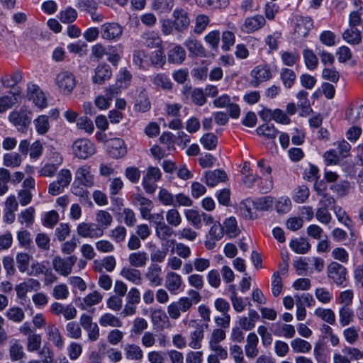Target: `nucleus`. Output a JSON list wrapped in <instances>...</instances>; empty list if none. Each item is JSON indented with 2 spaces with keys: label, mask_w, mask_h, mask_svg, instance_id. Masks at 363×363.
<instances>
[{
  "label": "nucleus",
  "mask_w": 363,
  "mask_h": 363,
  "mask_svg": "<svg viewBox=\"0 0 363 363\" xmlns=\"http://www.w3.org/2000/svg\"><path fill=\"white\" fill-rule=\"evenodd\" d=\"M174 231L168 223H164L161 225L155 226V234L157 237L162 240H165L172 235Z\"/></svg>",
  "instance_id": "obj_61"
},
{
  "label": "nucleus",
  "mask_w": 363,
  "mask_h": 363,
  "mask_svg": "<svg viewBox=\"0 0 363 363\" xmlns=\"http://www.w3.org/2000/svg\"><path fill=\"white\" fill-rule=\"evenodd\" d=\"M121 275L126 280L139 285L141 284L142 277L140 270L130 267H125L121 269Z\"/></svg>",
  "instance_id": "obj_32"
},
{
  "label": "nucleus",
  "mask_w": 363,
  "mask_h": 363,
  "mask_svg": "<svg viewBox=\"0 0 363 363\" xmlns=\"http://www.w3.org/2000/svg\"><path fill=\"white\" fill-rule=\"evenodd\" d=\"M183 93L186 97H190L196 106H202L206 103V97L202 89L185 87Z\"/></svg>",
  "instance_id": "obj_21"
},
{
  "label": "nucleus",
  "mask_w": 363,
  "mask_h": 363,
  "mask_svg": "<svg viewBox=\"0 0 363 363\" xmlns=\"http://www.w3.org/2000/svg\"><path fill=\"white\" fill-rule=\"evenodd\" d=\"M174 26L176 30L182 31L185 30L189 25V18L187 16V13L183 9L175 10L173 13Z\"/></svg>",
  "instance_id": "obj_25"
},
{
  "label": "nucleus",
  "mask_w": 363,
  "mask_h": 363,
  "mask_svg": "<svg viewBox=\"0 0 363 363\" xmlns=\"http://www.w3.org/2000/svg\"><path fill=\"white\" fill-rule=\"evenodd\" d=\"M182 285V277L173 272L167 273L165 277L164 286L172 294H177L181 291Z\"/></svg>",
  "instance_id": "obj_20"
},
{
  "label": "nucleus",
  "mask_w": 363,
  "mask_h": 363,
  "mask_svg": "<svg viewBox=\"0 0 363 363\" xmlns=\"http://www.w3.org/2000/svg\"><path fill=\"white\" fill-rule=\"evenodd\" d=\"M308 95V92L305 90H301L296 94L297 105L301 109V115L302 116H306L312 111Z\"/></svg>",
  "instance_id": "obj_31"
},
{
  "label": "nucleus",
  "mask_w": 363,
  "mask_h": 363,
  "mask_svg": "<svg viewBox=\"0 0 363 363\" xmlns=\"http://www.w3.org/2000/svg\"><path fill=\"white\" fill-rule=\"evenodd\" d=\"M265 22V18L261 15L248 17L245 19V21L241 26V30L244 33H251L262 28L264 26Z\"/></svg>",
  "instance_id": "obj_16"
},
{
  "label": "nucleus",
  "mask_w": 363,
  "mask_h": 363,
  "mask_svg": "<svg viewBox=\"0 0 363 363\" xmlns=\"http://www.w3.org/2000/svg\"><path fill=\"white\" fill-rule=\"evenodd\" d=\"M35 210L30 206L21 211L18 215V220L21 223H25L27 227L31 225L34 222Z\"/></svg>",
  "instance_id": "obj_60"
},
{
  "label": "nucleus",
  "mask_w": 363,
  "mask_h": 363,
  "mask_svg": "<svg viewBox=\"0 0 363 363\" xmlns=\"http://www.w3.org/2000/svg\"><path fill=\"white\" fill-rule=\"evenodd\" d=\"M162 268L156 263H152L145 273V279L152 286H159L162 283Z\"/></svg>",
  "instance_id": "obj_15"
},
{
  "label": "nucleus",
  "mask_w": 363,
  "mask_h": 363,
  "mask_svg": "<svg viewBox=\"0 0 363 363\" xmlns=\"http://www.w3.org/2000/svg\"><path fill=\"white\" fill-rule=\"evenodd\" d=\"M291 346L295 353H308L312 349L311 343L301 338H295L291 340Z\"/></svg>",
  "instance_id": "obj_48"
},
{
  "label": "nucleus",
  "mask_w": 363,
  "mask_h": 363,
  "mask_svg": "<svg viewBox=\"0 0 363 363\" xmlns=\"http://www.w3.org/2000/svg\"><path fill=\"white\" fill-rule=\"evenodd\" d=\"M228 179L227 174L225 171L216 169L213 171H208L205 173V183L207 186L213 187L219 182H223Z\"/></svg>",
  "instance_id": "obj_22"
},
{
  "label": "nucleus",
  "mask_w": 363,
  "mask_h": 363,
  "mask_svg": "<svg viewBox=\"0 0 363 363\" xmlns=\"http://www.w3.org/2000/svg\"><path fill=\"white\" fill-rule=\"evenodd\" d=\"M194 323V330L190 333L189 346L194 350L201 347V342L204 337L205 329L208 327V323L201 324L196 320L192 321Z\"/></svg>",
  "instance_id": "obj_13"
},
{
  "label": "nucleus",
  "mask_w": 363,
  "mask_h": 363,
  "mask_svg": "<svg viewBox=\"0 0 363 363\" xmlns=\"http://www.w3.org/2000/svg\"><path fill=\"white\" fill-rule=\"evenodd\" d=\"M96 223L100 225L104 230L108 228L113 222L112 216L106 211L100 210L96 214Z\"/></svg>",
  "instance_id": "obj_47"
},
{
  "label": "nucleus",
  "mask_w": 363,
  "mask_h": 363,
  "mask_svg": "<svg viewBox=\"0 0 363 363\" xmlns=\"http://www.w3.org/2000/svg\"><path fill=\"white\" fill-rule=\"evenodd\" d=\"M123 27L116 22L105 23L100 28L102 39L107 41H117L122 36Z\"/></svg>",
  "instance_id": "obj_7"
},
{
  "label": "nucleus",
  "mask_w": 363,
  "mask_h": 363,
  "mask_svg": "<svg viewBox=\"0 0 363 363\" xmlns=\"http://www.w3.org/2000/svg\"><path fill=\"white\" fill-rule=\"evenodd\" d=\"M346 268L342 264L332 262L328 266V276L338 286H346Z\"/></svg>",
  "instance_id": "obj_10"
},
{
  "label": "nucleus",
  "mask_w": 363,
  "mask_h": 363,
  "mask_svg": "<svg viewBox=\"0 0 363 363\" xmlns=\"http://www.w3.org/2000/svg\"><path fill=\"white\" fill-rule=\"evenodd\" d=\"M290 247L296 253L305 254L309 251L311 245L306 239L301 238L291 240Z\"/></svg>",
  "instance_id": "obj_49"
},
{
  "label": "nucleus",
  "mask_w": 363,
  "mask_h": 363,
  "mask_svg": "<svg viewBox=\"0 0 363 363\" xmlns=\"http://www.w3.org/2000/svg\"><path fill=\"white\" fill-rule=\"evenodd\" d=\"M186 219L196 228H200L201 224V213L194 209H187L184 211Z\"/></svg>",
  "instance_id": "obj_57"
},
{
  "label": "nucleus",
  "mask_w": 363,
  "mask_h": 363,
  "mask_svg": "<svg viewBox=\"0 0 363 363\" xmlns=\"http://www.w3.org/2000/svg\"><path fill=\"white\" fill-rule=\"evenodd\" d=\"M141 43L147 48H153L160 46L162 40L157 33L150 31L141 35Z\"/></svg>",
  "instance_id": "obj_35"
},
{
  "label": "nucleus",
  "mask_w": 363,
  "mask_h": 363,
  "mask_svg": "<svg viewBox=\"0 0 363 363\" xmlns=\"http://www.w3.org/2000/svg\"><path fill=\"white\" fill-rule=\"evenodd\" d=\"M294 35L296 39L302 40L308 36L313 27L312 18L309 16L296 15L294 17Z\"/></svg>",
  "instance_id": "obj_4"
},
{
  "label": "nucleus",
  "mask_w": 363,
  "mask_h": 363,
  "mask_svg": "<svg viewBox=\"0 0 363 363\" xmlns=\"http://www.w3.org/2000/svg\"><path fill=\"white\" fill-rule=\"evenodd\" d=\"M259 339L257 335L254 333H250L247 337V344L245 347L246 355L250 358H254L258 354L257 345Z\"/></svg>",
  "instance_id": "obj_30"
},
{
  "label": "nucleus",
  "mask_w": 363,
  "mask_h": 363,
  "mask_svg": "<svg viewBox=\"0 0 363 363\" xmlns=\"http://www.w3.org/2000/svg\"><path fill=\"white\" fill-rule=\"evenodd\" d=\"M148 58L149 55L143 50H138L133 52V63L140 69H147L149 68Z\"/></svg>",
  "instance_id": "obj_42"
},
{
  "label": "nucleus",
  "mask_w": 363,
  "mask_h": 363,
  "mask_svg": "<svg viewBox=\"0 0 363 363\" xmlns=\"http://www.w3.org/2000/svg\"><path fill=\"white\" fill-rule=\"evenodd\" d=\"M9 352L12 362L21 361L26 355L23 345L18 340L11 342Z\"/></svg>",
  "instance_id": "obj_33"
},
{
  "label": "nucleus",
  "mask_w": 363,
  "mask_h": 363,
  "mask_svg": "<svg viewBox=\"0 0 363 363\" xmlns=\"http://www.w3.org/2000/svg\"><path fill=\"white\" fill-rule=\"evenodd\" d=\"M126 359L141 361L144 354L141 347L136 344H126L123 348Z\"/></svg>",
  "instance_id": "obj_27"
},
{
  "label": "nucleus",
  "mask_w": 363,
  "mask_h": 363,
  "mask_svg": "<svg viewBox=\"0 0 363 363\" xmlns=\"http://www.w3.org/2000/svg\"><path fill=\"white\" fill-rule=\"evenodd\" d=\"M350 182L347 180L332 184L330 189L336 194L337 197H343L347 195L351 189Z\"/></svg>",
  "instance_id": "obj_46"
},
{
  "label": "nucleus",
  "mask_w": 363,
  "mask_h": 363,
  "mask_svg": "<svg viewBox=\"0 0 363 363\" xmlns=\"http://www.w3.org/2000/svg\"><path fill=\"white\" fill-rule=\"evenodd\" d=\"M333 211L338 221L342 223L348 229H350L352 226V221L347 214L346 211H344L342 207L338 206H334Z\"/></svg>",
  "instance_id": "obj_62"
},
{
  "label": "nucleus",
  "mask_w": 363,
  "mask_h": 363,
  "mask_svg": "<svg viewBox=\"0 0 363 363\" xmlns=\"http://www.w3.org/2000/svg\"><path fill=\"white\" fill-rule=\"evenodd\" d=\"M33 123L35 126L36 131L40 135L45 134L50 128L48 117L47 116L42 115L38 116L35 120H34Z\"/></svg>",
  "instance_id": "obj_63"
},
{
  "label": "nucleus",
  "mask_w": 363,
  "mask_h": 363,
  "mask_svg": "<svg viewBox=\"0 0 363 363\" xmlns=\"http://www.w3.org/2000/svg\"><path fill=\"white\" fill-rule=\"evenodd\" d=\"M184 45L190 52V55L196 57L205 56V49L197 40L189 38L186 40Z\"/></svg>",
  "instance_id": "obj_39"
},
{
  "label": "nucleus",
  "mask_w": 363,
  "mask_h": 363,
  "mask_svg": "<svg viewBox=\"0 0 363 363\" xmlns=\"http://www.w3.org/2000/svg\"><path fill=\"white\" fill-rule=\"evenodd\" d=\"M167 56L169 62L181 64L186 58V51L181 45H173L169 47Z\"/></svg>",
  "instance_id": "obj_23"
},
{
  "label": "nucleus",
  "mask_w": 363,
  "mask_h": 363,
  "mask_svg": "<svg viewBox=\"0 0 363 363\" xmlns=\"http://www.w3.org/2000/svg\"><path fill=\"white\" fill-rule=\"evenodd\" d=\"M62 157L60 154L57 153L55 160L56 163L45 164L38 172L40 176L44 177H52L55 176L57 169L62 164Z\"/></svg>",
  "instance_id": "obj_26"
},
{
  "label": "nucleus",
  "mask_w": 363,
  "mask_h": 363,
  "mask_svg": "<svg viewBox=\"0 0 363 363\" xmlns=\"http://www.w3.org/2000/svg\"><path fill=\"white\" fill-rule=\"evenodd\" d=\"M251 80L250 84L252 87H257L260 84L270 80L273 74L269 65L262 63L255 66L250 73Z\"/></svg>",
  "instance_id": "obj_2"
},
{
  "label": "nucleus",
  "mask_w": 363,
  "mask_h": 363,
  "mask_svg": "<svg viewBox=\"0 0 363 363\" xmlns=\"http://www.w3.org/2000/svg\"><path fill=\"white\" fill-rule=\"evenodd\" d=\"M223 228H224V232L229 238L236 237L240 232L237 225L236 219L233 217L227 218L224 221Z\"/></svg>",
  "instance_id": "obj_53"
},
{
  "label": "nucleus",
  "mask_w": 363,
  "mask_h": 363,
  "mask_svg": "<svg viewBox=\"0 0 363 363\" xmlns=\"http://www.w3.org/2000/svg\"><path fill=\"white\" fill-rule=\"evenodd\" d=\"M303 55L306 67L310 70H314L318 67V60L313 50L306 49L303 51Z\"/></svg>",
  "instance_id": "obj_59"
},
{
  "label": "nucleus",
  "mask_w": 363,
  "mask_h": 363,
  "mask_svg": "<svg viewBox=\"0 0 363 363\" xmlns=\"http://www.w3.org/2000/svg\"><path fill=\"white\" fill-rule=\"evenodd\" d=\"M30 112L21 108L19 111H13L9 116V121L20 132H25L31 122Z\"/></svg>",
  "instance_id": "obj_3"
},
{
  "label": "nucleus",
  "mask_w": 363,
  "mask_h": 363,
  "mask_svg": "<svg viewBox=\"0 0 363 363\" xmlns=\"http://www.w3.org/2000/svg\"><path fill=\"white\" fill-rule=\"evenodd\" d=\"M253 210H255V206L250 199H245L240 204V213L245 219L253 220L257 218L256 213L252 211Z\"/></svg>",
  "instance_id": "obj_37"
},
{
  "label": "nucleus",
  "mask_w": 363,
  "mask_h": 363,
  "mask_svg": "<svg viewBox=\"0 0 363 363\" xmlns=\"http://www.w3.org/2000/svg\"><path fill=\"white\" fill-rule=\"evenodd\" d=\"M21 155L16 152L6 153L3 156V164L7 167L16 168L21 164Z\"/></svg>",
  "instance_id": "obj_44"
},
{
  "label": "nucleus",
  "mask_w": 363,
  "mask_h": 363,
  "mask_svg": "<svg viewBox=\"0 0 363 363\" xmlns=\"http://www.w3.org/2000/svg\"><path fill=\"white\" fill-rule=\"evenodd\" d=\"M279 76L285 88L290 89L295 84L296 74L291 69L287 67L281 68L279 72Z\"/></svg>",
  "instance_id": "obj_34"
},
{
  "label": "nucleus",
  "mask_w": 363,
  "mask_h": 363,
  "mask_svg": "<svg viewBox=\"0 0 363 363\" xmlns=\"http://www.w3.org/2000/svg\"><path fill=\"white\" fill-rule=\"evenodd\" d=\"M256 132L259 135L263 136L268 140L274 139L279 133L274 125L269 123H264L259 125L257 128Z\"/></svg>",
  "instance_id": "obj_45"
},
{
  "label": "nucleus",
  "mask_w": 363,
  "mask_h": 363,
  "mask_svg": "<svg viewBox=\"0 0 363 363\" xmlns=\"http://www.w3.org/2000/svg\"><path fill=\"white\" fill-rule=\"evenodd\" d=\"M342 38L349 44L358 45L362 41L361 32L354 27H350L342 33Z\"/></svg>",
  "instance_id": "obj_36"
},
{
  "label": "nucleus",
  "mask_w": 363,
  "mask_h": 363,
  "mask_svg": "<svg viewBox=\"0 0 363 363\" xmlns=\"http://www.w3.org/2000/svg\"><path fill=\"white\" fill-rule=\"evenodd\" d=\"M6 317L14 323H21L25 318L23 309L18 306H13L8 309L5 313Z\"/></svg>",
  "instance_id": "obj_55"
},
{
  "label": "nucleus",
  "mask_w": 363,
  "mask_h": 363,
  "mask_svg": "<svg viewBox=\"0 0 363 363\" xmlns=\"http://www.w3.org/2000/svg\"><path fill=\"white\" fill-rule=\"evenodd\" d=\"M31 257L24 252L18 253L16 259L18 271L21 273L28 272Z\"/></svg>",
  "instance_id": "obj_58"
},
{
  "label": "nucleus",
  "mask_w": 363,
  "mask_h": 363,
  "mask_svg": "<svg viewBox=\"0 0 363 363\" xmlns=\"http://www.w3.org/2000/svg\"><path fill=\"white\" fill-rule=\"evenodd\" d=\"M78 235L84 238L97 239L103 236L102 228L96 223L82 222L77 227Z\"/></svg>",
  "instance_id": "obj_9"
},
{
  "label": "nucleus",
  "mask_w": 363,
  "mask_h": 363,
  "mask_svg": "<svg viewBox=\"0 0 363 363\" xmlns=\"http://www.w3.org/2000/svg\"><path fill=\"white\" fill-rule=\"evenodd\" d=\"M281 62L285 66L292 67L300 60V55L297 52L282 51L280 52Z\"/></svg>",
  "instance_id": "obj_54"
},
{
  "label": "nucleus",
  "mask_w": 363,
  "mask_h": 363,
  "mask_svg": "<svg viewBox=\"0 0 363 363\" xmlns=\"http://www.w3.org/2000/svg\"><path fill=\"white\" fill-rule=\"evenodd\" d=\"M99 322L102 327L109 326L112 328H120L123 325L121 320L118 317L110 313H106L102 315L100 317Z\"/></svg>",
  "instance_id": "obj_40"
},
{
  "label": "nucleus",
  "mask_w": 363,
  "mask_h": 363,
  "mask_svg": "<svg viewBox=\"0 0 363 363\" xmlns=\"http://www.w3.org/2000/svg\"><path fill=\"white\" fill-rule=\"evenodd\" d=\"M74 155L79 159H87L95 153L94 144L87 139H78L72 145Z\"/></svg>",
  "instance_id": "obj_6"
},
{
  "label": "nucleus",
  "mask_w": 363,
  "mask_h": 363,
  "mask_svg": "<svg viewBox=\"0 0 363 363\" xmlns=\"http://www.w3.org/2000/svg\"><path fill=\"white\" fill-rule=\"evenodd\" d=\"M148 261V255L144 251H138L130 253L128 256V262L130 266L135 268L144 267Z\"/></svg>",
  "instance_id": "obj_29"
},
{
  "label": "nucleus",
  "mask_w": 363,
  "mask_h": 363,
  "mask_svg": "<svg viewBox=\"0 0 363 363\" xmlns=\"http://www.w3.org/2000/svg\"><path fill=\"white\" fill-rule=\"evenodd\" d=\"M107 147L110 156L114 159L122 158L127 154L125 141L119 138L110 139L107 143Z\"/></svg>",
  "instance_id": "obj_14"
},
{
  "label": "nucleus",
  "mask_w": 363,
  "mask_h": 363,
  "mask_svg": "<svg viewBox=\"0 0 363 363\" xmlns=\"http://www.w3.org/2000/svg\"><path fill=\"white\" fill-rule=\"evenodd\" d=\"M273 325L274 327L273 333L276 336L289 339L294 337L296 334L295 328L292 325L277 323Z\"/></svg>",
  "instance_id": "obj_28"
},
{
  "label": "nucleus",
  "mask_w": 363,
  "mask_h": 363,
  "mask_svg": "<svg viewBox=\"0 0 363 363\" xmlns=\"http://www.w3.org/2000/svg\"><path fill=\"white\" fill-rule=\"evenodd\" d=\"M74 182L86 188L92 187L94 184V177L91 174V167L84 164L78 167L74 173Z\"/></svg>",
  "instance_id": "obj_11"
},
{
  "label": "nucleus",
  "mask_w": 363,
  "mask_h": 363,
  "mask_svg": "<svg viewBox=\"0 0 363 363\" xmlns=\"http://www.w3.org/2000/svg\"><path fill=\"white\" fill-rule=\"evenodd\" d=\"M314 314L330 325H333L335 323V315L332 309L318 308L315 310Z\"/></svg>",
  "instance_id": "obj_50"
},
{
  "label": "nucleus",
  "mask_w": 363,
  "mask_h": 363,
  "mask_svg": "<svg viewBox=\"0 0 363 363\" xmlns=\"http://www.w3.org/2000/svg\"><path fill=\"white\" fill-rule=\"evenodd\" d=\"M149 67H162L166 62V57L162 49H158L149 54Z\"/></svg>",
  "instance_id": "obj_38"
},
{
  "label": "nucleus",
  "mask_w": 363,
  "mask_h": 363,
  "mask_svg": "<svg viewBox=\"0 0 363 363\" xmlns=\"http://www.w3.org/2000/svg\"><path fill=\"white\" fill-rule=\"evenodd\" d=\"M102 298L103 296L99 291H94L84 298L83 303H82V308L83 309H86L87 307L96 305L102 301Z\"/></svg>",
  "instance_id": "obj_52"
},
{
  "label": "nucleus",
  "mask_w": 363,
  "mask_h": 363,
  "mask_svg": "<svg viewBox=\"0 0 363 363\" xmlns=\"http://www.w3.org/2000/svg\"><path fill=\"white\" fill-rule=\"evenodd\" d=\"M81 184H76L75 182L72 185V192L75 196L79 198V201L82 204L92 205L89 198V192L82 186Z\"/></svg>",
  "instance_id": "obj_41"
},
{
  "label": "nucleus",
  "mask_w": 363,
  "mask_h": 363,
  "mask_svg": "<svg viewBox=\"0 0 363 363\" xmlns=\"http://www.w3.org/2000/svg\"><path fill=\"white\" fill-rule=\"evenodd\" d=\"M338 314L340 324L342 327L350 325L354 320V312L350 306H342Z\"/></svg>",
  "instance_id": "obj_43"
},
{
  "label": "nucleus",
  "mask_w": 363,
  "mask_h": 363,
  "mask_svg": "<svg viewBox=\"0 0 363 363\" xmlns=\"http://www.w3.org/2000/svg\"><path fill=\"white\" fill-rule=\"evenodd\" d=\"M79 324L87 333L88 339L91 342H96L100 336V330L97 323L92 321V318L86 314H82L79 318Z\"/></svg>",
  "instance_id": "obj_12"
},
{
  "label": "nucleus",
  "mask_w": 363,
  "mask_h": 363,
  "mask_svg": "<svg viewBox=\"0 0 363 363\" xmlns=\"http://www.w3.org/2000/svg\"><path fill=\"white\" fill-rule=\"evenodd\" d=\"M21 72L17 70L9 75H6L1 79L3 85L6 87H13L22 81Z\"/></svg>",
  "instance_id": "obj_56"
},
{
  "label": "nucleus",
  "mask_w": 363,
  "mask_h": 363,
  "mask_svg": "<svg viewBox=\"0 0 363 363\" xmlns=\"http://www.w3.org/2000/svg\"><path fill=\"white\" fill-rule=\"evenodd\" d=\"M77 262V257L74 255L67 257L66 258H62L59 256H56L53 258L52 263L53 269L59 274L67 277L71 274L72 267Z\"/></svg>",
  "instance_id": "obj_8"
},
{
  "label": "nucleus",
  "mask_w": 363,
  "mask_h": 363,
  "mask_svg": "<svg viewBox=\"0 0 363 363\" xmlns=\"http://www.w3.org/2000/svg\"><path fill=\"white\" fill-rule=\"evenodd\" d=\"M112 75L111 67L106 64H101L96 67L95 75L93 77L94 83L102 84L106 80H108Z\"/></svg>",
  "instance_id": "obj_24"
},
{
  "label": "nucleus",
  "mask_w": 363,
  "mask_h": 363,
  "mask_svg": "<svg viewBox=\"0 0 363 363\" xmlns=\"http://www.w3.org/2000/svg\"><path fill=\"white\" fill-rule=\"evenodd\" d=\"M48 340L57 349L62 350L64 347V339L59 328L53 323H49L45 328Z\"/></svg>",
  "instance_id": "obj_17"
},
{
  "label": "nucleus",
  "mask_w": 363,
  "mask_h": 363,
  "mask_svg": "<svg viewBox=\"0 0 363 363\" xmlns=\"http://www.w3.org/2000/svg\"><path fill=\"white\" fill-rule=\"evenodd\" d=\"M189 297H181L177 301L171 303L167 307V313L173 320H177L181 312H188L194 304H197L201 300V294L196 290L191 289L187 292Z\"/></svg>",
  "instance_id": "obj_1"
},
{
  "label": "nucleus",
  "mask_w": 363,
  "mask_h": 363,
  "mask_svg": "<svg viewBox=\"0 0 363 363\" xmlns=\"http://www.w3.org/2000/svg\"><path fill=\"white\" fill-rule=\"evenodd\" d=\"M28 96L30 100L39 108H43L47 106V99L43 91L35 84L28 86Z\"/></svg>",
  "instance_id": "obj_18"
},
{
  "label": "nucleus",
  "mask_w": 363,
  "mask_h": 363,
  "mask_svg": "<svg viewBox=\"0 0 363 363\" xmlns=\"http://www.w3.org/2000/svg\"><path fill=\"white\" fill-rule=\"evenodd\" d=\"M310 191L308 186L306 185H301L296 189L293 199L295 202L301 203L308 199Z\"/></svg>",
  "instance_id": "obj_64"
},
{
  "label": "nucleus",
  "mask_w": 363,
  "mask_h": 363,
  "mask_svg": "<svg viewBox=\"0 0 363 363\" xmlns=\"http://www.w3.org/2000/svg\"><path fill=\"white\" fill-rule=\"evenodd\" d=\"M55 83L62 94L69 95L76 86V79L72 72L63 71L56 76Z\"/></svg>",
  "instance_id": "obj_5"
},
{
  "label": "nucleus",
  "mask_w": 363,
  "mask_h": 363,
  "mask_svg": "<svg viewBox=\"0 0 363 363\" xmlns=\"http://www.w3.org/2000/svg\"><path fill=\"white\" fill-rule=\"evenodd\" d=\"M40 288V283L38 280L34 279H28L26 281L20 283L16 286L17 297L19 298H24L28 292L31 291H38Z\"/></svg>",
  "instance_id": "obj_19"
},
{
  "label": "nucleus",
  "mask_w": 363,
  "mask_h": 363,
  "mask_svg": "<svg viewBox=\"0 0 363 363\" xmlns=\"http://www.w3.org/2000/svg\"><path fill=\"white\" fill-rule=\"evenodd\" d=\"M167 223L170 226L177 228L179 226L182 222V218L179 211L175 208H170L166 212L165 215Z\"/></svg>",
  "instance_id": "obj_51"
}]
</instances>
